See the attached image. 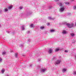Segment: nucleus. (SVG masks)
Here are the masks:
<instances>
[{
    "instance_id": "7ed1b4c3",
    "label": "nucleus",
    "mask_w": 76,
    "mask_h": 76,
    "mask_svg": "<svg viewBox=\"0 0 76 76\" xmlns=\"http://www.w3.org/2000/svg\"><path fill=\"white\" fill-rule=\"evenodd\" d=\"M46 71V69L45 68H42L40 69V72L42 73H44Z\"/></svg>"
},
{
    "instance_id": "5701e85b",
    "label": "nucleus",
    "mask_w": 76,
    "mask_h": 76,
    "mask_svg": "<svg viewBox=\"0 0 76 76\" xmlns=\"http://www.w3.org/2000/svg\"><path fill=\"white\" fill-rule=\"evenodd\" d=\"M6 32L7 33V34H10V32H11L10 31H6Z\"/></svg>"
},
{
    "instance_id": "c9c22d12",
    "label": "nucleus",
    "mask_w": 76,
    "mask_h": 76,
    "mask_svg": "<svg viewBox=\"0 0 76 76\" xmlns=\"http://www.w3.org/2000/svg\"><path fill=\"white\" fill-rule=\"evenodd\" d=\"M28 41L29 42H30V39H29V40H28Z\"/></svg>"
},
{
    "instance_id": "9d476101",
    "label": "nucleus",
    "mask_w": 76,
    "mask_h": 76,
    "mask_svg": "<svg viewBox=\"0 0 76 76\" xmlns=\"http://www.w3.org/2000/svg\"><path fill=\"white\" fill-rule=\"evenodd\" d=\"M58 4L59 6H63V4H62V3H60Z\"/></svg>"
},
{
    "instance_id": "2eb2a0df",
    "label": "nucleus",
    "mask_w": 76,
    "mask_h": 76,
    "mask_svg": "<svg viewBox=\"0 0 76 76\" xmlns=\"http://www.w3.org/2000/svg\"><path fill=\"white\" fill-rule=\"evenodd\" d=\"M73 74L74 75H76V71H74L73 72Z\"/></svg>"
},
{
    "instance_id": "aec40b11",
    "label": "nucleus",
    "mask_w": 76,
    "mask_h": 76,
    "mask_svg": "<svg viewBox=\"0 0 76 76\" xmlns=\"http://www.w3.org/2000/svg\"><path fill=\"white\" fill-rule=\"evenodd\" d=\"M6 52H2V54L4 55V54H6Z\"/></svg>"
},
{
    "instance_id": "a878e982",
    "label": "nucleus",
    "mask_w": 76,
    "mask_h": 76,
    "mask_svg": "<svg viewBox=\"0 0 76 76\" xmlns=\"http://www.w3.org/2000/svg\"><path fill=\"white\" fill-rule=\"evenodd\" d=\"M40 60H41V59H40V58H39L38 60V61H40Z\"/></svg>"
},
{
    "instance_id": "c85d7f7f",
    "label": "nucleus",
    "mask_w": 76,
    "mask_h": 76,
    "mask_svg": "<svg viewBox=\"0 0 76 76\" xmlns=\"http://www.w3.org/2000/svg\"><path fill=\"white\" fill-rule=\"evenodd\" d=\"M65 52L66 53H67V52H68V50H66L65 51Z\"/></svg>"
},
{
    "instance_id": "393cba45",
    "label": "nucleus",
    "mask_w": 76,
    "mask_h": 76,
    "mask_svg": "<svg viewBox=\"0 0 76 76\" xmlns=\"http://www.w3.org/2000/svg\"><path fill=\"white\" fill-rule=\"evenodd\" d=\"M23 45H22V44L20 45V47H23Z\"/></svg>"
},
{
    "instance_id": "72a5a7b5",
    "label": "nucleus",
    "mask_w": 76,
    "mask_h": 76,
    "mask_svg": "<svg viewBox=\"0 0 76 76\" xmlns=\"http://www.w3.org/2000/svg\"><path fill=\"white\" fill-rule=\"evenodd\" d=\"M5 76H9V75H5Z\"/></svg>"
},
{
    "instance_id": "4be33fe9",
    "label": "nucleus",
    "mask_w": 76,
    "mask_h": 76,
    "mask_svg": "<svg viewBox=\"0 0 76 76\" xmlns=\"http://www.w3.org/2000/svg\"><path fill=\"white\" fill-rule=\"evenodd\" d=\"M65 3L66 5H69V2Z\"/></svg>"
},
{
    "instance_id": "f257e3e1",
    "label": "nucleus",
    "mask_w": 76,
    "mask_h": 76,
    "mask_svg": "<svg viewBox=\"0 0 76 76\" xmlns=\"http://www.w3.org/2000/svg\"><path fill=\"white\" fill-rule=\"evenodd\" d=\"M66 26H67L68 28H72V27H74L75 26V23H72L71 24H69L68 23H67L66 24Z\"/></svg>"
},
{
    "instance_id": "bb28decb",
    "label": "nucleus",
    "mask_w": 76,
    "mask_h": 76,
    "mask_svg": "<svg viewBox=\"0 0 76 76\" xmlns=\"http://www.w3.org/2000/svg\"><path fill=\"white\" fill-rule=\"evenodd\" d=\"M20 9H22V7H19Z\"/></svg>"
},
{
    "instance_id": "c756f323",
    "label": "nucleus",
    "mask_w": 76,
    "mask_h": 76,
    "mask_svg": "<svg viewBox=\"0 0 76 76\" xmlns=\"http://www.w3.org/2000/svg\"><path fill=\"white\" fill-rule=\"evenodd\" d=\"M55 1H59V0H55Z\"/></svg>"
},
{
    "instance_id": "39448f33",
    "label": "nucleus",
    "mask_w": 76,
    "mask_h": 76,
    "mask_svg": "<svg viewBox=\"0 0 76 76\" xmlns=\"http://www.w3.org/2000/svg\"><path fill=\"white\" fill-rule=\"evenodd\" d=\"M53 51V49H50L48 51V53L49 54H51Z\"/></svg>"
},
{
    "instance_id": "2f4dec72",
    "label": "nucleus",
    "mask_w": 76,
    "mask_h": 76,
    "mask_svg": "<svg viewBox=\"0 0 76 76\" xmlns=\"http://www.w3.org/2000/svg\"><path fill=\"white\" fill-rule=\"evenodd\" d=\"M30 32V31H28V34H29V33Z\"/></svg>"
},
{
    "instance_id": "473e14b6",
    "label": "nucleus",
    "mask_w": 76,
    "mask_h": 76,
    "mask_svg": "<svg viewBox=\"0 0 76 76\" xmlns=\"http://www.w3.org/2000/svg\"><path fill=\"white\" fill-rule=\"evenodd\" d=\"M55 58L54 57H53V58L52 60H54Z\"/></svg>"
},
{
    "instance_id": "423d86ee",
    "label": "nucleus",
    "mask_w": 76,
    "mask_h": 76,
    "mask_svg": "<svg viewBox=\"0 0 76 76\" xmlns=\"http://www.w3.org/2000/svg\"><path fill=\"white\" fill-rule=\"evenodd\" d=\"M62 33L63 34H67V32H66V31L63 30L62 31Z\"/></svg>"
},
{
    "instance_id": "6e6552de",
    "label": "nucleus",
    "mask_w": 76,
    "mask_h": 76,
    "mask_svg": "<svg viewBox=\"0 0 76 76\" xmlns=\"http://www.w3.org/2000/svg\"><path fill=\"white\" fill-rule=\"evenodd\" d=\"M66 70V69H62V72H63V73H64V72H65Z\"/></svg>"
},
{
    "instance_id": "6ab92c4d",
    "label": "nucleus",
    "mask_w": 76,
    "mask_h": 76,
    "mask_svg": "<svg viewBox=\"0 0 76 76\" xmlns=\"http://www.w3.org/2000/svg\"><path fill=\"white\" fill-rule=\"evenodd\" d=\"M71 36L72 37H73L75 35V34H71Z\"/></svg>"
},
{
    "instance_id": "cd10ccee",
    "label": "nucleus",
    "mask_w": 76,
    "mask_h": 76,
    "mask_svg": "<svg viewBox=\"0 0 76 76\" xmlns=\"http://www.w3.org/2000/svg\"><path fill=\"white\" fill-rule=\"evenodd\" d=\"M50 24V23H48L47 24V25H48V26H49V25Z\"/></svg>"
},
{
    "instance_id": "20e7f679",
    "label": "nucleus",
    "mask_w": 76,
    "mask_h": 76,
    "mask_svg": "<svg viewBox=\"0 0 76 76\" xmlns=\"http://www.w3.org/2000/svg\"><path fill=\"white\" fill-rule=\"evenodd\" d=\"M65 9V7H61L59 10V11L60 12H63L64 10V9Z\"/></svg>"
},
{
    "instance_id": "e433bc0d",
    "label": "nucleus",
    "mask_w": 76,
    "mask_h": 76,
    "mask_svg": "<svg viewBox=\"0 0 76 76\" xmlns=\"http://www.w3.org/2000/svg\"><path fill=\"white\" fill-rule=\"evenodd\" d=\"M75 26H76V22L75 23Z\"/></svg>"
},
{
    "instance_id": "f03ea898",
    "label": "nucleus",
    "mask_w": 76,
    "mask_h": 76,
    "mask_svg": "<svg viewBox=\"0 0 76 76\" xmlns=\"http://www.w3.org/2000/svg\"><path fill=\"white\" fill-rule=\"evenodd\" d=\"M61 56H59V59L57 60V61L55 63V65L56 64H58L61 63Z\"/></svg>"
},
{
    "instance_id": "4c0bfd02",
    "label": "nucleus",
    "mask_w": 76,
    "mask_h": 76,
    "mask_svg": "<svg viewBox=\"0 0 76 76\" xmlns=\"http://www.w3.org/2000/svg\"><path fill=\"white\" fill-rule=\"evenodd\" d=\"M1 24H0V27H1Z\"/></svg>"
},
{
    "instance_id": "a211bd4d",
    "label": "nucleus",
    "mask_w": 76,
    "mask_h": 76,
    "mask_svg": "<svg viewBox=\"0 0 76 76\" xmlns=\"http://www.w3.org/2000/svg\"><path fill=\"white\" fill-rule=\"evenodd\" d=\"M15 56L16 58H17V57H18V53H15Z\"/></svg>"
},
{
    "instance_id": "f3484780",
    "label": "nucleus",
    "mask_w": 76,
    "mask_h": 76,
    "mask_svg": "<svg viewBox=\"0 0 76 76\" xmlns=\"http://www.w3.org/2000/svg\"><path fill=\"white\" fill-rule=\"evenodd\" d=\"M55 30H50L51 32H55Z\"/></svg>"
},
{
    "instance_id": "9b49d317",
    "label": "nucleus",
    "mask_w": 76,
    "mask_h": 76,
    "mask_svg": "<svg viewBox=\"0 0 76 76\" xmlns=\"http://www.w3.org/2000/svg\"><path fill=\"white\" fill-rule=\"evenodd\" d=\"M12 8V6H10L8 7V9L9 10V9H11Z\"/></svg>"
},
{
    "instance_id": "7c9ffc66",
    "label": "nucleus",
    "mask_w": 76,
    "mask_h": 76,
    "mask_svg": "<svg viewBox=\"0 0 76 76\" xmlns=\"http://www.w3.org/2000/svg\"><path fill=\"white\" fill-rule=\"evenodd\" d=\"M29 67H32V65H30V66H29Z\"/></svg>"
},
{
    "instance_id": "f704fd0d",
    "label": "nucleus",
    "mask_w": 76,
    "mask_h": 76,
    "mask_svg": "<svg viewBox=\"0 0 76 76\" xmlns=\"http://www.w3.org/2000/svg\"><path fill=\"white\" fill-rule=\"evenodd\" d=\"M15 33H13V32H12V34H15Z\"/></svg>"
},
{
    "instance_id": "412c9836",
    "label": "nucleus",
    "mask_w": 76,
    "mask_h": 76,
    "mask_svg": "<svg viewBox=\"0 0 76 76\" xmlns=\"http://www.w3.org/2000/svg\"><path fill=\"white\" fill-rule=\"evenodd\" d=\"M2 59L1 58H0V63H1L2 62Z\"/></svg>"
},
{
    "instance_id": "ddd939ff",
    "label": "nucleus",
    "mask_w": 76,
    "mask_h": 76,
    "mask_svg": "<svg viewBox=\"0 0 76 76\" xmlns=\"http://www.w3.org/2000/svg\"><path fill=\"white\" fill-rule=\"evenodd\" d=\"M40 28L41 29H44V27L41 26L40 27Z\"/></svg>"
},
{
    "instance_id": "b1692460",
    "label": "nucleus",
    "mask_w": 76,
    "mask_h": 76,
    "mask_svg": "<svg viewBox=\"0 0 76 76\" xmlns=\"http://www.w3.org/2000/svg\"><path fill=\"white\" fill-rule=\"evenodd\" d=\"M73 9H74V10H75V9H76V6H74L73 7Z\"/></svg>"
},
{
    "instance_id": "1a4fd4ad",
    "label": "nucleus",
    "mask_w": 76,
    "mask_h": 76,
    "mask_svg": "<svg viewBox=\"0 0 76 76\" xmlns=\"http://www.w3.org/2000/svg\"><path fill=\"white\" fill-rule=\"evenodd\" d=\"M30 26L31 28H33L34 27V24H30Z\"/></svg>"
},
{
    "instance_id": "0eeeda50",
    "label": "nucleus",
    "mask_w": 76,
    "mask_h": 76,
    "mask_svg": "<svg viewBox=\"0 0 76 76\" xmlns=\"http://www.w3.org/2000/svg\"><path fill=\"white\" fill-rule=\"evenodd\" d=\"M4 72H5V69H3L1 70V72L2 74L4 73Z\"/></svg>"
},
{
    "instance_id": "4468645a",
    "label": "nucleus",
    "mask_w": 76,
    "mask_h": 76,
    "mask_svg": "<svg viewBox=\"0 0 76 76\" xmlns=\"http://www.w3.org/2000/svg\"><path fill=\"white\" fill-rule=\"evenodd\" d=\"M24 26H22L21 27V28H22V29L23 30H24V29H25V28H24Z\"/></svg>"
},
{
    "instance_id": "f8f14e48",
    "label": "nucleus",
    "mask_w": 76,
    "mask_h": 76,
    "mask_svg": "<svg viewBox=\"0 0 76 76\" xmlns=\"http://www.w3.org/2000/svg\"><path fill=\"white\" fill-rule=\"evenodd\" d=\"M4 11L5 12H7V11H8V9H7V8H5L4 10Z\"/></svg>"
},
{
    "instance_id": "dca6fc26",
    "label": "nucleus",
    "mask_w": 76,
    "mask_h": 76,
    "mask_svg": "<svg viewBox=\"0 0 76 76\" xmlns=\"http://www.w3.org/2000/svg\"><path fill=\"white\" fill-rule=\"evenodd\" d=\"M60 50V49L58 48L56 49H55V51H59V50Z\"/></svg>"
}]
</instances>
